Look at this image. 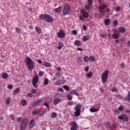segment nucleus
<instances>
[{"label": "nucleus", "mask_w": 130, "mask_h": 130, "mask_svg": "<svg viewBox=\"0 0 130 130\" xmlns=\"http://www.w3.org/2000/svg\"><path fill=\"white\" fill-rule=\"evenodd\" d=\"M24 62L29 71H32L35 68V62L28 56H26Z\"/></svg>", "instance_id": "nucleus-1"}, {"label": "nucleus", "mask_w": 130, "mask_h": 130, "mask_svg": "<svg viewBox=\"0 0 130 130\" xmlns=\"http://www.w3.org/2000/svg\"><path fill=\"white\" fill-rule=\"evenodd\" d=\"M39 18L41 20H43L46 22H48V23H52L53 22V18L49 14H41L39 16Z\"/></svg>", "instance_id": "nucleus-2"}, {"label": "nucleus", "mask_w": 130, "mask_h": 130, "mask_svg": "<svg viewBox=\"0 0 130 130\" xmlns=\"http://www.w3.org/2000/svg\"><path fill=\"white\" fill-rule=\"evenodd\" d=\"M75 111L74 112V116L75 117H79L81 115V111L82 110V104L78 103L76 106L74 107Z\"/></svg>", "instance_id": "nucleus-3"}, {"label": "nucleus", "mask_w": 130, "mask_h": 130, "mask_svg": "<svg viewBox=\"0 0 130 130\" xmlns=\"http://www.w3.org/2000/svg\"><path fill=\"white\" fill-rule=\"evenodd\" d=\"M109 74V71L106 70L101 76V80L103 83H106L107 79H108V75Z\"/></svg>", "instance_id": "nucleus-4"}, {"label": "nucleus", "mask_w": 130, "mask_h": 130, "mask_svg": "<svg viewBox=\"0 0 130 130\" xmlns=\"http://www.w3.org/2000/svg\"><path fill=\"white\" fill-rule=\"evenodd\" d=\"M27 124H28V119L27 118H24L20 124V130L26 129V127H27Z\"/></svg>", "instance_id": "nucleus-5"}, {"label": "nucleus", "mask_w": 130, "mask_h": 130, "mask_svg": "<svg viewBox=\"0 0 130 130\" xmlns=\"http://www.w3.org/2000/svg\"><path fill=\"white\" fill-rule=\"evenodd\" d=\"M38 82H39V77L38 75H35L32 80V86H34L35 88H37V83H38Z\"/></svg>", "instance_id": "nucleus-6"}, {"label": "nucleus", "mask_w": 130, "mask_h": 130, "mask_svg": "<svg viewBox=\"0 0 130 130\" xmlns=\"http://www.w3.org/2000/svg\"><path fill=\"white\" fill-rule=\"evenodd\" d=\"M118 119L120 120H123L124 122H127L129 119H128V117H127V116L124 114H122L121 115H119L118 116Z\"/></svg>", "instance_id": "nucleus-7"}, {"label": "nucleus", "mask_w": 130, "mask_h": 130, "mask_svg": "<svg viewBox=\"0 0 130 130\" xmlns=\"http://www.w3.org/2000/svg\"><path fill=\"white\" fill-rule=\"evenodd\" d=\"M70 7L69 4H66L64 6V9L63 10V16H66V15H68L69 13H70Z\"/></svg>", "instance_id": "nucleus-8"}, {"label": "nucleus", "mask_w": 130, "mask_h": 130, "mask_svg": "<svg viewBox=\"0 0 130 130\" xmlns=\"http://www.w3.org/2000/svg\"><path fill=\"white\" fill-rule=\"evenodd\" d=\"M70 125L72 126L70 128L71 130H77V128L78 127V124H77V122L74 121H72L70 122Z\"/></svg>", "instance_id": "nucleus-9"}, {"label": "nucleus", "mask_w": 130, "mask_h": 130, "mask_svg": "<svg viewBox=\"0 0 130 130\" xmlns=\"http://www.w3.org/2000/svg\"><path fill=\"white\" fill-rule=\"evenodd\" d=\"M57 36L59 38H63L66 36V32L63 31V29H60L57 33Z\"/></svg>", "instance_id": "nucleus-10"}, {"label": "nucleus", "mask_w": 130, "mask_h": 130, "mask_svg": "<svg viewBox=\"0 0 130 130\" xmlns=\"http://www.w3.org/2000/svg\"><path fill=\"white\" fill-rule=\"evenodd\" d=\"M44 100V99L43 98L38 99L37 101L32 103L31 105L34 107L37 106L38 104H40V103H42V102Z\"/></svg>", "instance_id": "nucleus-11"}, {"label": "nucleus", "mask_w": 130, "mask_h": 130, "mask_svg": "<svg viewBox=\"0 0 130 130\" xmlns=\"http://www.w3.org/2000/svg\"><path fill=\"white\" fill-rule=\"evenodd\" d=\"M106 125L108 127V128H109V129L111 130L114 129V128L116 127V125L115 124H111L109 122H107V123H106Z\"/></svg>", "instance_id": "nucleus-12"}, {"label": "nucleus", "mask_w": 130, "mask_h": 130, "mask_svg": "<svg viewBox=\"0 0 130 130\" xmlns=\"http://www.w3.org/2000/svg\"><path fill=\"white\" fill-rule=\"evenodd\" d=\"M67 83V80L64 79H59L56 82V85H62Z\"/></svg>", "instance_id": "nucleus-13"}, {"label": "nucleus", "mask_w": 130, "mask_h": 130, "mask_svg": "<svg viewBox=\"0 0 130 130\" xmlns=\"http://www.w3.org/2000/svg\"><path fill=\"white\" fill-rule=\"evenodd\" d=\"M34 126H35V120L31 119L29 121V128H32Z\"/></svg>", "instance_id": "nucleus-14"}, {"label": "nucleus", "mask_w": 130, "mask_h": 130, "mask_svg": "<svg viewBox=\"0 0 130 130\" xmlns=\"http://www.w3.org/2000/svg\"><path fill=\"white\" fill-rule=\"evenodd\" d=\"M45 102L47 103H51L52 101V98L50 96H47L45 98Z\"/></svg>", "instance_id": "nucleus-15"}, {"label": "nucleus", "mask_w": 130, "mask_h": 130, "mask_svg": "<svg viewBox=\"0 0 130 130\" xmlns=\"http://www.w3.org/2000/svg\"><path fill=\"white\" fill-rule=\"evenodd\" d=\"M71 95H76V96H79V93H77V90L73 89L69 92Z\"/></svg>", "instance_id": "nucleus-16"}, {"label": "nucleus", "mask_w": 130, "mask_h": 130, "mask_svg": "<svg viewBox=\"0 0 130 130\" xmlns=\"http://www.w3.org/2000/svg\"><path fill=\"white\" fill-rule=\"evenodd\" d=\"M110 22H111V20H110V19H105L104 23L105 26H108L109 24H110Z\"/></svg>", "instance_id": "nucleus-17"}, {"label": "nucleus", "mask_w": 130, "mask_h": 130, "mask_svg": "<svg viewBox=\"0 0 130 130\" xmlns=\"http://www.w3.org/2000/svg\"><path fill=\"white\" fill-rule=\"evenodd\" d=\"M82 13L83 14V18H85V19H87V18L89 17V13H88V12L83 10L82 11Z\"/></svg>", "instance_id": "nucleus-18"}, {"label": "nucleus", "mask_w": 130, "mask_h": 130, "mask_svg": "<svg viewBox=\"0 0 130 130\" xmlns=\"http://www.w3.org/2000/svg\"><path fill=\"white\" fill-rule=\"evenodd\" d=\"M104 9H105V6L99 5V11L100 13H102L103 11H104Z\"/></svg>", "instance_id": "nucleus-19"}, {"label": "nucleus", "mask_w": 130, "mask_h": 130, "mask_svg": "<svg viewBox=\"0 0 130 130\" xmlns=\"http://www.w3.org/2000/svg\"><path fill=\"white\" fill-rule=\"evenodd\" d=\"M86 77L87 78V79H91L92 77H93V72H89L88 73L86 74Z\"/></svg>", "instance_id": "nucleus-20"}, {"label": "nucleus", "mask_w": 130, "mask_h": 130, "mask_svg": "<svg viewBox=\"0 0 130 130\" xmlns=\"http://www.w3.org/2000/svg\"><path fill=\"white\" fill-rule=\"evenodd\" d=\"M74 44L77 46H82V42L79 40H75L74 42Z\"/></svg>", "instance_id": "nucleus-21"}, {"label": "nucleus", "mask_w": 130, "mask_h": 130, "mask_svg": "<svg viewBox=\"0 0 130 130\" xmlns=\"http://www.w3.org/2000/svg\"><path fill=\"white\" fill-rule=\"evenodd\" d=\"M119 31L120 33H124L125 32V27L124 26L119 27Z\"/></svg>", "instance_id": "nucleus-22"}, {"label": "nucleus", "mask_w": 130, "mask_h": 130, "mask_svg": "<svg viewBox=\"0 0 130 130\" xmlns=\"http://www.w3.org/2000/svg\"><path fill=\"white\" fill-rule=\"evenodd\" d=\"M90 112H91V113H94V112H98V111H99V110L97 108H91L90 109Z\"/></svg>", "instance_id": "nucleus-23"}, {"label": "nucleus", "mask_w": 130, "mask_h": 130, "mask_svg": "<svg viewBox=\"0 0 130 130\" xmlns=\"http://www.w3.org/2000/svg\"><path fill=\"white\" fill-rule=\"evenodd\" d=\"M61 101V99H56L54 100V105H56L58 104Z\"/></svg>", "instance_id": "nucleus-24"}, {"label": "nucleus", "mask_w": 130, "mask_h": 130, "mask_svg": "<svg viewBox=\"0 0 130 130\" xmlns=\"http://www.w3.org/2000/svg\"><path fill=\"white\" fill-rule=\"evenodd\" d=\"M112 37L113 39H118V38H119V36L118 35V34H117V33L115 32L113 34Z\"/></svg>", "instance_id": "nucleus-25"}, {"label": "nucleus", "mask_w": 130, "mask_h": 130, "mask_svg": "<svg viewBox=\"0 0 130 130\" xmlns=\"http://www.w3.org/2000/svg\"><path fill=\"white\" fill-rule=\"evenodd\" d=\"M36 30L37 31V33H38V34H40L41 32H42V30H41V28L39 26L36 27Z\"/></svg>", "instance_id": "nucleus-26"}, {"label": "nucleus", "mask_w": 130, "mask_h": 130, "mask_svg": "<svg viewBox=\"0 0 130 130\" xmlns=\"http://www.w3.org/2000/svg\"><path fill=\"white\" fill-rule=\"evenodd\" d=\"M90 38V37L88 35L83 36L82 38L83 41H87Z\"/></svg>", "instance_id": "nucleus-27"}, {"label": "nucleus", "mask_w": 130, "mask_h": 130, "mask_svg": "<svg viewBox=\"0 0 130 130\" xmlns=\"http://www.w3.org/2000/svg\"><path fill=\"white\" fill-rule=\"evenodd\" d=\"M48 83H49V80H48L47 78H45L44 80V85L47 86V85H48Z\"/></svg>", "instance_id": "nucleus-28"}, {"label": "nucleus", "mask_w": 130, "mask_h": 130, "mask_svg": "<svg viewBox=\"0 0 130 130\" xmlns=\"http://www.w3.org/2000/svg\"><path fill=\"white\" fill-rule=\"evenodd\" d=\"M21 103L22 106H26L27 105V101L26 100H22Z\"/></svg>", "instance_id": "nucleus-29"}, {"label": "nucleus", "mask_w": 130, "mask_h": 130, "mask_svg": "<svg viewBox=\"0 0 130 130\" xmlns=\"http://www.w3.org/2000/svg\"><path fill=\"white\" fill-rule=\"evenodd\" d=\"M9 77V75L7 73H4L2 74V78L3 79H8V77Z\"/></svg>", "instance_id": "nucleus-30"}, {"label": "nucleus", "mask_w": 130, "mask_h": 130, "mask_svg": "<svg viewBox=\"0 0 130 130\" xmlns=\"http://www.w3.org/2000/svg\"><path fill=\"white\" fill-rule=\"evenodd\" d=\"M56 13H60L61 12V7H59L55 9Z\"/></svg>", "instance_id": "nucleus-31"}, {"label": "nucleus", "mask_w": 130, "mask_h": 130, "mask_svg": "<svg viewBox=\"0 0 130 130\" xmlns=\"http://www.w3.org/2000/svg\"><path fill=\"white\" fill-rule=\"evenodd\" d=\"M62 46H63L62 42H59L57 47L58 49H61V48H62Z\"/></svg>", "instance_id": "nucleus-32"}, {"label": "nucleus", "mask_w": 130, "mask_h": 130, "mask_svg": "<svg viewBox=\"0 0 130 130\" xmlns=\"http://www.w3.org/2000/svg\"><path fill=\"white\" fill-rule=\"evenodd\" d=\"M72 94H70V93H68L67 95V98L68 99V100H69L70 101H71V100H72V99H73V95H72Z\"/></svg>", "instance_id": "nucleus-33"}, {"label": "nucleus", "mask_w": 130, "mask_h": 130, "mask_svg": "<svg viewBox=\"0 0 130 130\" xmlns=\"http://www.w3.org/2000/svg\"><path fill=\"white\" fill-rule=\"evenodd\" d=\"M116 97L117 99H119L120 100H122V99H123V96L121 94H117L116 95Z\"/></svg>", "instance_id": "nucleus-34"}, {"label": "nucleus", "mask_w": 130, "mask_h": 130, "mask_svg": "<svg viewBox=\"0 0 130 130\" xmlns=\"http://www.w3.org/2000/svg\"><path fill=\"white\" fill-rule=\"evenodd\" d=\"M61 96V94L56 93L54 96V98H55V99H58V98H59V97H60Z\"/></svg>", "instance_id": "nucleus-35"}, {"label": "nucleus", "mask_w": 130, "mask_h": 130, "mask_svg": "<svg viewBox=\"0 0 130 130\" xmlns=\"http://www.w3.org/2000/svg\"><path fill=\"white\" fill-rule=\"evenodd\" d=\"M89 58L88 56H85L83 58V60L85 62H88V61H89Z\"/></svg>", "instance_id": "nucleus-36"}, {"label": "nucleus", "mask_w": 130, "mask_h": 130, "mask_svg": "<svg viewBox=\"0 0 130 130\" xmlns=\"http://www.w3.org/2000/svg\"><path fill=\"white\" fill-rule=\"evenodd\" d=\"M77 61L78 64H81V63H82V58H81V57H78Z\"/></svg>", "instance_id": "nucleus-37"}, {"label": "nucleus", "mask_w": 130, "mask_h": 130, "mask_svg": "<svg viewBox=\"0 0 130 130\" xmlns=\"http://www.w3.org/2000/svg\"><path fill=\"white\" fill-rule=\"evenodd\" d=\"M56 116L57 114L55 112H53L51 114V118H56Z\"/></svg>", "instance_id": "nucleus-38"}, {"label": "nucleus", "mask_w": 130, "mask_h": 130, "mask_svg": "<svg viewBox=\"0 0 130 130\" xmlns=\"http://www.w3.org/2000/svg\"><path fill=\"white\" fill-rule=\"evenodd\" d=\"M10 102H11V98L8 96L6 98V104H10Z\"/></svg>", "instance_id": "nucleus-39"}, {"label": "nucleus", "mask_w": 130, "mask_h": 130, "mask_svg": "<svg viewBox=\"0 0 130 130\" xmlns=\"http://www.w3.org/2000/svg\"><path fill=\"white\" fill-rule=\"evenodd\" d=\"M62 87L66 91H70V87L68 85H63Z\"/></svg>", "instance_id": "nucleus-40"}, {"label": "nucleus", "mask_w": 130, "mask_h": 130, "mask_svg": "<svg viewBox=\"0 0 130 130\" xmlns=\"http://www.w3.org/2000/svg\"><path fill=\"white\" fill-rule=\"evenodd\" d=\"M19 92H20V87L16 88L14 91V94H17V93H19Z\"/></svg>", "instance_id": "nucleus-41"}, {"label": "nucleus", "mask_w": 130, "mask_h": 130, "mask_svg": "<svg viewBox=\"0 0 130 130\" xmlns=\"http://www.w3.org/2000/svg\"><path fill=\"white\" fill-rule=\"evenodd\" d=\"M111 91L112 92H118V89H117V88H116V87H114L112 88Z\"/></svg>", "instance_id": "nucleus-42"}, {"label": "nucleus", "mask_w": 130, "mask_h": 130, "mask_svg": "<svg viewBox=\"0 0 130 130\" xmlns=\"http://www.w3.org/2000/svg\"><path fill=\"white\" fill-rule=\"evenodd\" d=\"M115 10H116V12H117V13H118V12H120V10H121V8L120 6H116Z\"/></svg>", "instance_id": "nucleus-43"}, {"label": "nucleus", "mask_w": 130, "mask_h": 130, "mask_svg": "<svg viewBox=\"0 0 130 130\" xmlns=\"http://www.w3.org/2000/svg\"><path fill=\"white\" fill-rule=\"evenodd\" d=\"M90 61H95V57L94 56H90L89 57Z\"/></svg>", "instance_id": "nucleus-44"}, {"label": "nucleus", "mask_w": 130, "mask_h": 130, "mask_svg": "<svg viewBox=\"0 0 130 130\" xmlns=\"http://www.w3.org/2000/svg\"><path fill=\"white\" fill-rule=\"evenodd\" d=\"M118 24V21L117 20H115L113 21V26H115L116 27V26H117Z\"/></svg>", "instance_id": "nucleus-45"}, {"label": "nucleus", "mask_w": 130, "mask_h": 130, "mask_svg": "<svg viewBox=\"0 0 130 130\" xmlns=\"http://www.w3.org/2000/svg\"><path fill=\"white\" fill-rule=\"evenodd\" d=\"M15 29H16V32H17V33H21V32L22 31V29H21L19 27H15Z\"/></svg>", "instance_id": "nucleus-46"}, {"label": "nucleus", "mask_w": 130, "mask_h": 130, "mask_svg": "<svg viewBox=\"0 0 130 130\" xmlns=\"http://www.w3.org/2000/svg\"><path fill=\"white\" fill-rule=\"evenodd\" d=\"M123 106H120L118 108V110L119 111H123Z\"/></svg>", "instance_id": "nucleus-47"}, {"label": "nucleus", "mask_w": 130, "mask_h": 130, "mask_svg": "<svg viewBox=\"0 0 130 130\" xmlns=\"http://www.w3.org/2000/svg\"><path fill=\"white\" fill-rule=\"evenodd\" d=\"M44 67L45 68H49L50 67V63L47 62L45 63Z\"/></svg>", "instance_id": "nucleus-48"}, {"label": "nucleus", "mask_w": 130, "mask_h": 130, "mask_svg": "<svg viewBox=\"0 0 130 130\" xmlns=\"http://www.w3.org/2000/svg\"><path fill=\"white\" fill-rule=\"evenodd\" d=\"M85 8L86 9V10H90L91 9V5H86Z\"/></svg>", "instance_id": "nucleus-49"}, {"label": "nucleus", "mask_w": 130, "mask_h": 130, "mask_svg": "<svg viewBox=\"0 0 130 130\" xmlns=\"http://www.w3.org/2000/svg\"><path fill=\"white\" fill-rule=\"evenodd\" d=\"M72 33L73 35H77L78 34V31H77L76 30H72Z\"/></svg>", "instance_id": "nucleus-50"}, {"label": "nucleus", "mask_w": 130, "mask_h": 130, "mask_svg": "<svg viewBox=\"0 0 130 130\" xmlns=\"http://www.w3.org/2000/svg\"><path fill=\"white\" fill-rule=\"evenodd\" d=\"M32 114L33 115H38V111L37 110H36V111H34L32 112Z\"/></svg>", "instance_id": "nucleus-51"}, {"label": "nucleus", "mask_w": 130, "mask_h": 130, "mask_svg": "<svg viewBox=\"0 0 130 130\" xmlns=\"http://www.w3.org/2000/svg\"><path fill=\"white\" fill-rule=\"evenodd\" d=\"M84 72H86V73L89 72V67L88 66L84 68Z\"/></svg>", "instance_id": "nucleus-52"}, {"label": "nucleus", "mask_w": 130, "mask_h": 130, "mask_svg": "<svg viewBox=\"0 0 130 130\" xmlns=\"http://www.w3.org/2000/svg\"><path fill=\"white\" fill-rule=\"evenodd\" d=\"M41 113H42V115L43 116L46 113V110H43L41 111Z\"/></svg>", "instance_id": "nucleus-53"}, {"label": "nucleus", "mask_w": 130, "mask_h": 130, "mask_svg": "<svg viewBox=\"0 0 130 130\" xmlns=\"http://www.w3.org/2000/svg\"><path fill=\"white\" fill-rule=\"evenodd\" d=\"M10 118L11 119V120H15V116H14L13 115H10Z\"/></svg>", "instance_id": "nucleus-54"}, {"label": "nucleus", "mask_w": 130, "mask_h": 130, "mask_svg": "<svg viewBox=\"0 0 130 130\" xmlns=\"http://www.w3.org/2000/svg\"><path fill=\"white\" fill-rule=\"evenodd\" d=\"M21 121H22V117H19L17 118V122H18V123L21 122Z\"/></svg>", "instance_id": "nucleus-55"}, {"label": "nucleus", "mask_w": 130, "mask_h": 130, "mask_svg": "<svg viewBox=\"0 0 130 130\" xmlns=\"http://www.w3.org/2000/svg\"><path fill=\"white\" fill-rule=\"evenodd\" d=\"M48 104H49V103L45 102V103H44V105L45 106H46V107H47V108H49V105H48Z\"/></svg>", "instance_id": "nucleus-56"}, {"label": "nucleus", "mask_w": 130, "mask_h": 130, "mask_svg": "<svg viewBox=\"0 0 130 130\" xmlns=\"http://www.w3.org/2000/svg\"><path fill=\"white\" fill-rule=\"evenodd\" d=\"M68 105H70V106H72L74 105V102H68Z\"/></svg>", "instance_id": "nucleus-57"}, {"label": "nucleus", "mask_w": 130, "mask_h": 130, "mask_svg": "<svg viewBox=\"0 0 130 130\" xmlns=\"http://www.w3.org/2000/svg\"><path fill=\"white\" fill-rule=\"evenodd\" d=\"M27 96L28 97H32L33 94L32 93V92H28L27 93Z\"/></svg>", "instance_id": "nucleus-58"}, {"label": "nucleus", "mask_w": 130, "mask_h": 130, "mask_svg": "<svg viewBox=\"0 0 130 130\" xmlns=\"http://www.w3.org/2000/svg\"><path fill=\"white\" fill-rule=\"evenodd\" d=\"M31 92L32 94H35L36 93V89L33 88L31 90Z\"/></svg>", "instance_id": "nucleus-59"}, {"label": "nucleus", "mask_w": 130, "mask_h": 130, "mask_svg": "<svg viewBox=\"0 0 130 130\" xmlns=\"http://www.w3.org/2000/svg\"><path fill=\"white\" fill-rule=\"evenodd\" d=\"M8 89H13V85L12 84H9L8 85Z\"/></svg>", "instance_id": "nucleus-60"}, {"label": "nucleus", "mask_w": 130, "mask_h": 130, "mask_svg": "<svg viewBox=\"0 0 130 130\" xmlns=\"http://www.w3.org/2000/svg\"><path fill=\"white\" fill-rule=\"evenodd\" d=\"M88 4L90 6V5L93 4V1L92 0H88Z\"/></svg>", "instance_id": "nucleus-61"}, {"label": "nucleus", "mask_w": 130, "mask_h": 130, "mask_svg": "<svg viewBox=\"0 0 130 130\" xmlns=\"http://www.w3.org/2000/svg\"><path fill=\"white\" fill-rule=\"evenodd\" d=\"M58 90L59 92H63V88L62 87H59Z\"/></svg>", "instance_id": "nucleus-62"}, {"label": "nucleus", "mask_w": 130, "mask_h": 130, "mask_svg": "<svg viewBox=\"0 0 130 130\" xmlns=\"http://www.w3.org/2000/svg\"><path fill=\"white\" fill-rule=\"evenodd\" d=\"M127 100H128L129 101H130V92L128 93V94L127 95Z\"/></svg>", "instance_id": "nucleus-63"}, {"label": "nucleus", "mask_w": 130, "mask_h": 130, "mask_svg": "<svg viewBox=\"0 0 130 130\" xmlns=\"http://www.w3.org/2000/svg\"><path fill=\"white\" fill-rule=\"evenodd\" d=\"M125 113H130V110L128 109H126L124 111Z\"/></svg>", "instance_id": "nucleus-64"}]
</instances>
